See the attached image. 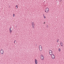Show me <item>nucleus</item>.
<instances>
[{"label": "nucleus", "mask_w": 64, "mask_h": 64, "mask_svg": "<svg viewBox=\"0 0 64 64\" xmlns=\"http://www.w3.org/2000/svg\"><path fill=\"white\" fill-rule=\"evenodd\" d=\"M44 11L46 13H48L49 12V9L48 8H47L45 9Z\"/></svg>", "instance_id": "f257e3e1"}, {"label": "nucleus", "mask_w": 64, "mask_h": 64, "mask_svg": "<svg viewBox=\"0 0 64 64\" xmlns=\"http://www.w3.org/2000/svg\"><path fill=\"white\" fill-rule=\"evenodd\" d=\"M49 53L50 55H52L53 54V52L51 50H49Z\"/></svg>", "instance_id": "f03ea898"}, {"label": "nucleus", "mask_w": 64, "mask_h": 64, "mask_svg": "<svg viewBox=\"0 0 64 64\" xmlns=\"http://www.w3.org/2000/svg\"><path fill=\"white\" fill-rule=\"evenodd\" d=\"M39 49L40 51H42V46H41L40 45L39 46Z\"/></svg>", "instance_id": "7ed1b4c3"}, {"label": "nucleus", "mask_w": 64, "mask_h": 64, "mask_svg": "<svg viewBox=\"0 0 64 64\" xmlns=\"http://www.w3.org/2000/svg\"><path fill=\"white\" fill-rule=\"evenodd\" d=\"M0 53L1 54H3L4 53V50L2 49L0 50Z\"/></svg>", "instance_id": "20e7f679"}, {"label": "nucleus", "mask_w": 64, "mask_h": 64, "mask_svg": "<svg viewBox=\"0 0 64 64\" xmlns=\"http://www.w3.org/2000/svg\"><path fill=\"white\" fill-rule=\"evenodd\" d=\"M52 59H55V56H54V54H53L52 55Z\"/></svg>", "instance_id": "39448f33"}, {"label": "nucleus", "mask_w": 64, "mask_h": 64, "mask_svg": "<svg viewBox=\"0 0 64 64\" xmlns=\"http://www.w3.org/2000/svg\"><path fill=\"white\" fill-rule=\"evenodd\" d=\"M32 27L33 28H34V26L35 25V24L34 22H32Z\"/></svg>", "instance_id": "423d86ee"}, {"label": "nucleus", "mask_w": 64, "mask_h": 64, "mask_svg": "<svg viewBox=\"0 0 64 64\" xmlns=\"http://www.w3.org/2000/svg\"><path fill=\"white\" fill-rule=\"evenodd\" d=\"M40 58H41V59H42V60H43V59H44V56H43V55H41L40 56Z\"/></svg>", "instance_id": "0eeeda50"}, {"label": "nucleus", "mask_w": 64, "mask_h": 64, "mask_svg": "<svg viewBox=\"0 0 64 64\" xmlns=\"http://www.w3.org/2000/svg\"><path fill=\"white\" fill-rule=\"evenodd\" d=\"M12 29H11V27L10 28V34H11V33H12Z\"/></svg>", "instance_id": "6e6552de"}, {"label": "nucleus", "mask_w": 64, "mask_h": 64, "mask_svg": "<svg viewBox=\"0 0 64 64\" xmlns=\"http://www.w3.org/2000/svg\"><path fill=\"white\" fill-rule=\"evenodd\" d=\"M35 63L36 64H37V60L36 59H35Z\"/></svg>", "instance_id": "1a4fd4ad"}, {"label": "nucleus", "mask_w": 64, "mask_h": 64, "mask_svg": "<svg viewBox=\"0 0 64 64\" xmlns=\"http://www.w3.org/2000/svg\"><path fill=\"white\" fill-rule=\"evenodd\" d=\"M60 44L61 46H63V43L62 42H60Z\"/></svg>", "instance_id": "9d476101"}, {"label": "nucleus", "mask_w": 64, "mask_h": 64, "mask_svg": "<svg viewBox=\"0 0 64 64\" xmlns=\"http://www.w3.org/2000/svg\"><path fill=\"white\" fill-rule=\"evenodd\" d=\"M18 5H17L16 6V7L17 8H16V9H18Z\"/></svg>", "instance_id": "9b49d317"}, {"label": "nucleus", "mask_w": 64, "mask_h": 64, "mask_svg": "<svg viewBox=\"0 0 64 64\" xmlns=\"http://www.w3.org/2000/svg\"><path fill=\"white\" fill-rule=\"evenodd\" d=\"M58 50L59 52H60V51H61V50H60V48H58Z\"/></svg>", "instance_id": "f8f14e48"}, {"label": "nucleus", "mask_w": 64, "mask_h": 64, "mask_svg": "<svg viewBox=\"0 0 64 64\" xmlns=\"http://www.w3.org/2000/svg\"><path fill=\"white\" fill-rule=\"evenodd\" d=\"M16 41V40H15L14 41V44H15V42Z\"/></svg>", "instance_id": "ddd939ff"}, {"label": "nucleus", "mask_w": 64, "mask_h": 64, "mask_svg": "<svg viewBox=\"0 0 64 64\" xmlns=\"http://www.w3.org/2000/svg\"><path fill=\"white\" fill-rule=\"evenodd\" d=\"M13 17H14L15 16V14H13Z\"/></svg>", "instance_id": "4468645a"}, {"label": "nucleus", "mask_w": 64, "mask_h": 64, "mask_svg": "<svg viewBox=\"0 0 64 64\" xmlns=\"http://www.w3.org/2000/svg\"><path fill=\"white\" fill-rule=\"evenodd\" d=\"M46 27L48 28V25H46Z\"/></svg>", "instance_id": "2eb2a0df"}, {"label": "nucleus", "mask_w": 64, "mask_h": 64, "mask_svg": "<svg viewBox=\"0 0 64 64\" xmlns=\"http://www.w3.org/2000/svg\"><path fill=\"white\" fill-rule=\"evenodd\" d=\"M59 40H57V42H59Z\"/></svg>", "instance_id": "dca6fc26"}, {"label": "nucleus", "mask_w": 64, "mask_h": 64, "mask_svg": "<svg viewBox=\"0 0 64 64\" xmlns=\"http://www.w3.org/2000/svg\"><path fill=\"white\" fill-rule=\"evenodd\" d=\"M43 16H44V17L45 16V15H44V14H43Z\"/></svg>", "instance_id": "f3484780"}, {"label": "nucleus", "mask_w": 64, "mask_h": 64, "mask_svg": "<svg viewBox=\"0 0 64 64\" xmlns=\"http://www.w3.org/2000/svg\"><path fill=\"white\" fill-rule=\"evenodd\" d=\"M44 18H46V16H44Z\"/></svg>", "instance_id": "a211bd4d"}, {"label": "nucleus", "mask_w": 64, "mask_h": 64, "mask_svg": "<svg viewBox=\"0 0 64 64\" xmlns=\"http://www.w3.org/2000/svg\"><path fill=\"white\" fill-rule=\"evenodd\" d=\"M45 22H44V24H45Z\"/></svg>", "instance_id": "6ab92c4d"}]
</instances>
